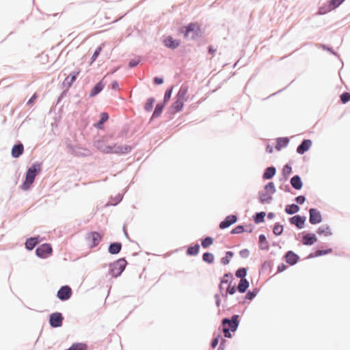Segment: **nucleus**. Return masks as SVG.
Segmentation results:
<instances>
[{
	"label": "nucleus",
	"mask_w": 350,
	"mask_h": 350,
	"mask_svg": "<svg viewBox=\"0 0 350 350\" xmlns=\"http://www.w3.org/2000/svg\"><path fill=\"white\" fill-rule=\"evenodd\" d=\"M114 150H116V144H114L113 146L106 145V146L104 147L103 153H104V154H115Z\"/></svg>",
	"instance_id": "864d4df0"
},
{
	"label": "nucleus",
	"mask_w": 350,
	"mask_h": 350,
	"mask_svg": "<svg viewBox=\"0 0 350 350\" xmlns=\"http://www.w3.org/2000/svg\"><path fill=\"white\" fill-rule=\"evenodd\" d=\"M109 118V115L107 112H101L99 115V120L96 122L93 126L97 129L102 130L104 129V124L106 122Z\"/></svg>",
	"instance_id": "aec40b11"
},
{
	"label": "nucleus",
	"mask_w": 350,
	"mask_h": 350,
	"mask_svg": "<svg viewBox=\"0 0 350 350\" xmlns=\"http://www.w3.org/2000/svg\"><path fill=\"white\" fill-rule=\"evenodd\" d=\"M258 291L259 290L258 288H254L252 291H247L245 295L237 296L238 302H242V304H245L247 300H253L257 295Z\"/></svg>",
	"instance_id": "ddd939ff"
},
{
	"label": "nucleus",
	"mask_w": 350,
	"mask_h": 350,
	"mask_svg": "<svg viewBox=\"0 0 350 350\" xmlns=\"http://www.w3.org/2000/svg\"><path fill=\"white\" fill-rule=\"evenodd\" d=\"M24 152V146L23 143L18 141L14 144L11 149V156L14 159L19 158Z\"/></svg>",
	"instance_id": "4468645a"
},
{
	"label": "nucleus",
	"mask_w": 350,
	"mask_h": 350,
	"mask_svg": "<svg viewBox=\"0 0 350 350\" xmlns=\"http://www.w3.org/2000/svg\"><path fill=\"white\" fill-rule=\"evenodd\" d=\"M172 91H173L172 86L167 88L165 92L163 99V100H161V102H163V103L167 105L171 98V96L172 94Z\"/></svg>",
	"instance_id": "a18cd8bd"
},
{
	"label": "nucleus",
	"mask_w": 350,
	"mask_h": 350,
	"mask_svg": "<svg viewBox=\"0 0 350 350\" xmlns=\"http://www.w3.org/2000/svg\"><path fill=\"white\" fill-rule=\"evenodd\" d=\"M128 265L125 258H120L109 264V274L112 278H118L121 275Z\"/></svg>",
	"instance_id": "7ed1b4c3"
},
{
	"label": "nucleus",
	"mask_w": 350,
	"mask_h": 350,
	"mask_svg": "<svg viewBox=\"0 0 350 350\" xmlns=\"http://www.w3.org/2000/svg\"><path fill=\"white\" fill-rule=\"evenodd\" d=\"M245 231H246L245 226L241 224H238L235 227H234L231 230L230 234H241V233L245 232Z\"/></svg>",
	"instance_id": "79ce46f5"
},
{
	"label": "nucleus",
	"mask_w": 350,
	"mask_h": 350,
	"mask_svg": "<svg viewBox=\"0 0 350 350\" xmlns=\"http://www.w3.org/2000/svg\"><path fill=\"white\" fill-rule=\"evenodd\" d=\"M104 44H102L97 46V48L95 49L94 53L92 54V57H90V62L91 64L96 61V59L98 57L100 53L102 52L103 49Z\"/></svg>",
	"instance_id": "c03bdc74"
},
{
	"label": "nucleus",
	"mask_w": 350,
	"mask_h": 350,
	"mask_svg": "<svg viewBox=\"0 0 350 350\" xmlns=\"http://www.w3.org/2000/svg\"><path fill=\"white\" fill-rule=\"evenodd\" d=\"M135 146L129 145L118 146L116 145V150H114L115 154L120 155H124L130 153Z\"/></svg>",
	"instance_id": "393cba45"
},
{
	"label": "nucleus",
	"mask_w": 350,
	"mask_h": 350,
	"mask_svg": "<svg viewBox=\"0 0 350 350\" xmlns=\"http://www.w3.org/2000/svg\"><path fill=\"white\" fill-rule=\"evenodd\" d=\"M105 85L106 82L105 81V77H103L92 87L89 94V98L96 96L103 90Z\"/></svg>",
	"instance_id": "f8f14e48"
},
{
	"label": "nucleus",
	"mask_w": 350,
	"mask_h": 350,
	"mask_svg": "<svg viewBox=\"0 0 350 350\" xmlns=\"http://www.w3.org/2000/svg\"><path fill=\"white\" fill-rule=\"evenodd\" d=\"M164 83V79L162 77H154L153 83L156 85H160Z\"/></svg>",
	"instance_id": "e2e57ef3"
},
{
	"label": "nucleus",
	"mask_w": 350,
	"mask_h": 350,
	"mask_svg": "<svg viewBox=\"0 0 350 350\" xmlns=\"http://www.w3.org/2000/svg\"><path fill=\"white\" fill-rule=\"evenodd\" d=\"M239 255L243 258H247L250 256V251L247 249H243L239 252Z\"/></svg>",
	"instance_id": "338daca9"
},
{
	"label": "nucleus",
	"mask_w": 350,
	"mask_h": 350,
	"mask_svg": "<svg viewBox=\"0 0 350 350\" xmlns=\"http://www.w3.org/2000/svg\"><path fill=\"white\" fill-rule=\"evenodd\" d=\"M295 201L299 204H303L306 201V197L303 195L298 196L295 198Z\"/></svg>",
	"instance_id": "774afa93"
},
{
	"label": "nucleus",
	"mask_w": 350,
	"mask_h": 350,
	"mask_svg": "<svg viewBox=\"0 0 350 350\" xmlns=\"http://www.w3.org/2000/svg\"><path fill=\"white\" fill-rule=\"evenodd\" d=\"M299 206L296 204H291L286 206L285 212L288 215H293L297 213L299 211Z\"/></svg>",
	"instance_id": "e433bc0d"
},
{
	"label": "nucleus",
	"mask_w": 350,
	"mask_h": 350,
	"mask_svg": "<svg viewBox=\"0 0 350 350\" xmlns=\"http://www.w3.org/2000/svg\"><path fill=\"white\" fill-rule=\"evenodd\" d=\"M319 234H324L325 236H330L332 234L331 229L329 226H321L317 230Z\"/></svg>",
	"instance_id": "37998d69"
},
{
	"label": "nucleus",
	"mask_w": 350,
	"mask_h": 350,
	"mask_svg": "<svg viewBox=\"0 0 350 350\" xmlns=\"http://www.w3.org/2000/svg\"><path fill=\"white\" fill-rule=\"evenodd\" d=\"M238 219V216L237 215H228L219 224V228L221 230L226 229L237 223Z\"/></svg>",
	"instance_id": "1a4fd4ad"
},
{
	"label": "nucleus",
	"mask_w": 350,
	"mask_h": 350,
	"mask_svg": "<svg viewBox=\"0 0 350 350\" xmlns=\"http://www.w3.org/2000/svg\"><path fill=\"white\" fill-rule=\"evenodd\" d=\"M317 241L316 235L313 233H307L302 237V243L304 245H312Z\"/></svg>",
	"instance_id": "a878e982"
},
{
	"label": "nucleus",
	"mask_w": 350,
	"mask_h": 350,
	"mask_svg": "<svg viewBox=\"0 0 350 350\" xmlns=\"http://www.w3.org/2000/svg\"><path fill=\"white\" fill-rule=\"evenodd\" d=\"M284 258L286 263L293 266L297 262L299 256L293 251H288L284 255Z\"/></svg>",
	"instance_id": "4be33fe9"
},
{
	"label": "nucleus",
	"mask_w": 350,
	"mask_h": 350,
	"mask_svg": "<svg viewBox=\"0 0 350 350\" xmlns=\"http://www.w3.org/2000/svg\"><path fill=\"white\" fill-rule=\"evenodd\" d=\"M332 252V249L331 248H329V249H327V250H317L314 254L313 253H310L308 256V258H314V257H318V256H323V255H325V254H328L329 253H331Z\"/></svg>",
	"instance_id": "58836bf2"
},
{
	"label": "nucleus",
	"mask_w": 350,
	"mask_h": 350,
	"mask_svg": "<svg viewBox=\"0 0 350 350\" xmlns=\"http://www.w3.org/2000/svg\"><path fill=\"white\" fill-rule=\"evenodd\" d=\"M184 107V103L178 100H176L168 108L167 113L170 116H174L176 113L181 111Z\"/></svg>",
	"instance_id": "f3484780"
},
{
	"label": "nucleus",
	"mask_w": 350,
	"mask_h": 350,
	"mask_svg": "<svg viewBox=\"0 0 350 350\" xmlns=\"http://www.w3.org/2000/svg\"><path fill=\"white\" fill-rule=\"evenodd\" d=\"M292 172V167L290 165L286 164L282 169V175L284 177V179L286 180L288 176Z\"/></svg>",
	"instance_id": "09e8293b"
},
{
	"label": "nucleus",
	"mask_w": 350,
	"mask_h": 350,
	"mask_svg": "<svg viewBox=\"0 0 350 350\" xmlns=\"http://www.w3.org/2000/svg\"><path fill=\"white\" fill-rule=\"evenodd\" d=\"M103 238V234L97 231L87 233L86 240L90 249L96 247Z\"/></svg>",
	"instance_id": "423d86ee"
},
{
	"label": "nucleus",
	"mask_w": 350,
	"mask_h": 350,
	"mask_svg": "<svg viewBox=\"0 0 350 350\" xmlns=\"http://www.w3.org/2000/svg\"><path fill=\"white\" fill-rule=\"evenodd\" d=\"M202 260L207 264H213L215 260V256L213 253L209 252H206L203 253L202 256Z\"/></svg>",
	"instance_id": "ea45409f"
},
{
	"label": "nucleus",
	"mask_w": 350,
	"mask_h": 350,
	"mask_svg": "<svg viewBox=\"0 0 350 350\" xmlns=\"http://www.w3.org/2000/svg\"><path fill=\"white\" fill-rule=\"evenodd\" d=\"M36 255L39 258L46 259L53 254V247L51 243H44L37 246Z\"/></svg>",
	"instance_id": "39448f33"
},
{
	"label": "nucleus",
	"mask_w": 350,
	"mask_h": 350,
	"mask_svg": "<svg viewBox=\"0 0 350 350\" xmlns=\"http://www.w3.org/2000/svg\"><path fill=\"white\" fill-rule=\"evenodd\" d=\"M237 286L239 288V293L241 294H243L247 292L248 288L250 287V282L247 278L242 279L239 280Z\"/></svg>",
	"instance_id": "c85d7f7f"
},
{
	"label": "nucleus",
	"mask_w": 350,
	"mask_h": 350,
	"mask_svg": "<svg viewBox=\"0 0 350 350\" xmlns=\"http://www.w3.org/2000/svg\"><path fill=\"white\" fill-rule=\"evenodd\" d=\"M230 295L227 293L225 289V292L221 294V297L224 299V304H222L223 308H227V310H230L231 308H233L237 306V301L234 303L233 298L230 297Z\"/></svg>",
	"instance_id": "2eb2a0df"
},
{
	"label": "nucleus",
	"mask_w": 350,
	"mask_h": 350,
	"mask_svg": "<svg viewBox=\"0 0 350 350\" xmlns=\"http://www.w3.org/2000/svg\"><path fill=\"white\" fill-rule=\"evenodd\" d=\"M200 250V245L198 243L190 245L187 247L186 254L189 256H196L199 254Z\"/></svg>",
	"instance_id": "cd10ccee"
},
{
	"label": "nucleus",
	"mask_w": 350,
	"mask_h": 350,
	"mask_svg": "<svg viewBox=\"0 0 350 350\" xmlns=\"http://www.w3.org/2000/svg\"><path fill=\"white\" fill-rule=\"evenodd\" d=\"M252 219L254 223L256 224L262 223V211L256 212L252 216Z\"/></svg>",
	"instance_id": "8fccbe9b"
},
{
	"label": "nucleus",
	"mask_w": 350,
	"mask_h": 350,
	"mask_svg": "<svg viewBox=\"0 0 350 350\" xmlns=\"http://www.w3.org/2000/svg\"><path fill=\"white\" fill-rule=\"evenodd\" d=\"M73 83L70 81L69 77L65 78L63 81L62 85L66 87V89H68L72 85Z\"/></svg>",
	"instance_id": "680f3d73"
},
{
	"label": "nucleus",
	"mask_w": 350,
	"mask_h": 350,
	"mask_svg": "<svg viewBox=\"0 0 350 350\" xmlns=\"http://www.w3.org/2000/svg\"><path fill=\"white\" fill-rule=\"evenodd\" d=\"M201 241V245L203 249H207L211 245H213L214 242V239L212 237L210 236H205L203 238L200 239Z\"/></svg>",
	"instance_id": "f704fd0d"
},
{
	"label": "nucleus",
	"mask_w": 350,
	"mask_h": 350,
	"mask_svg": "<svg viewBox=\"0 0 350 350\" xmlns=\"http://www.w3.org/2000/svg\"><path fill=\"white\" fill-rule=\"evenodd\" d=\"M290 183L295 190H300L303 187V182L299 175L293 176L290 180Z\"/></svg>",
	"instance_id": "bb28decb"
},
{
	"label": "nucleus",
	"mask_w": 350,
	"mask_h": 350,
	"mask_svg": "<svg viewBox=\"0 0 350 350\" xmlns=\"http://www.w3.org/2000/svg\"><path fill=\"white\" fill-rule=\"evenodd\" d=\"M72 295V290L68 285L62 286L57 292L56 297L62 301H66Z\"/></svg>",
	"instance_id": "6e6552de"
},
{
	"label": "nucleus",
	"mask_w": 350,
	"mask_h": 350,
	"mask_svg": "<svg viewBox=\"0 0 350 350\" xmlns=\"http://www.w3.org/2000/svg\"><path fill=\"white\" fill-rule=\"evenodd\" d=\"M234 274L235 276L239 278L240 280L246 279V276L247 274V268L244 267H239L236 270Z\"/></svg>",
	"instance_id": "4c0bfd02"
},
{
	"label": "nucleus",
	"mask_w": 350,
	"mask_h": 350,
	"mask_svg": "<svg viewBox=\"0 0 350 350\" xmlns=\"http://www.w3.org/2000/svg\"><path fill=\"white\" fill-rule=\"evenodd\" d=\"M156 100L154 97H149L147 98L146 103L144 105V109L146 112H150L152 111L154 107V104Z\"/></svg>",
	"instance_id": "c9c22d12"
},
{
	"label": "nucleus",
	"mask_w": 350,
	"mask_h": 350,
	"mask_svg": "<svg viewBox=\"0 0 350 350\" xmlns=\"http://www.w3.org/2000/svg\"><path fill=\"white\" fill-rule=\"evenodd\" d=\"M41 240V237L39 235L27 238L25 243V249L27 251L33 250Z\"/></svg>",
	"instance_id": "dca6fc26"
},
{
	"label": "nucleus",
	"mask_w": 350,
	"mask_h": 350,
	"mask_svg": "<svg viewBox=\"0 0 350 350\" xmlns=\"http://www.w3.org/2000/svg\"><path fill=\"white\" fill-rule=\"evenodd\" d=\"M178 33L183 34L185 38H188L189 35L191 33V40H196L202 37L204 31L197 22H190L186 25L179 27Z\"/></svg>",
	"instance_id": "f03ea898"
},
{
	"label": "nucleus",
	"mask_w": 350,
	"mask_h": 350,
	"mask_svg": "<svg viewBox=\"0 0 350 350\" xmlns=\"http://www.w3.org/2000/svg\"><path fill=\"white\" fill-rule=\"evenodd\" d=\"M42 170V163L36 161L29 167L25 173V178L20 186L23 191H29L32 187V185L37 175Z\"/></svg>",
	"instance_id": "f257e3e1"
},
{
	"label": "nucleus",
	"mask_w": 350,
	"mask_h": 350,
	"mask_svg": "<svg viewBox=\"0 0 350 350\" xmlns=\"http://www.w3.org/2000/svg\"><path fill=\"white\" fill-rule=\"evenodd\" d=\"M187 92L188 86L183 84L175 96L176 99L184 103V101L187 100L186 96Z\"/></svg>",
	"instance_id": "b1692460"
},
{
	"label": "nucleus",
	"mask_w": 350,
	"mask_h": 350,
	"mask_svg": "<svg viewBox=\"0 0 350 350\" xmlns=\"http://www.w3.org/2000/svg\"><path fill=\"white\" fill-rule=\"evenodd\" d=\"M234 256V252L232 251H227L225 256L220 259V262L224 265H227L230 263V259Z\"/></svg>",
	"instance_id": "a19ab883"
},
{
	"label": "nucleus",
	"mask_w": 350,
	"mask_h": 350,
	"mask_svg": "<svg viewBox=\"0 0 350 350\" xmlns=\"http://www.w3.org/2000/svg\"><path fill=\"white\" fill-rule=\"evenodd\" d=\"M80 72H81V70L80 69H77L76 70L72 71L70 73V75L68 76V77H69L70 81L71 82L74 83L77 80V79L78 76L79 75Z\"/></svg>",
	"instance_id": "603ef678"
},
{
	"label": "nucleus",
	"mask_w": 350,
	"mask_h": 350,
	"mask_svg": "<svg viewBox=\"0 0 350 350\" xmlns=\"http://www.w3.org/2000/svg\"><path fill=\"white\" fill-rule=\"evenodd\" d=\"M322 221V216L319 211L314 208L309 209V222L312 224H318Z\"/></svg>",
	"instance_id": "9b49d317"
},
{
	"label": "nucleus",
	"mask_w": 350,
	"mask_h": 350,
	"mask_svg": "<svg viewBox=\"0 0 350 350\" xmlns=\"http://www.w3.org/2000/svg\"><path fill=\"white\" fill-rule=\"evenodd\" d=\"M109 88L114 91H117L119 90V83L118 81L114 80L112 81L109 84Z\"/></svg>",
	"instance_id": "0e129e2a"
},
{
	"label": "nucleus",
	"mask_w": 350,
	"mask_h": 350,
	"mask_svg": "<svg viewBox=\"0 0 350 350\" xmlns=\"http://www.w3.org/2000/svg\"><path fill=\"white\" fill-rule=\"evenodd\" d=\"M220 338H221L220 334H217V336L213 338V339L211 341V346L213 349H215L218 345Z\"/></svg>",
	"instance_id": "052dcab7"
},
{
	"label": "nucleus",
	"mask_w": 350,
	"mask_h": 350,
	"mask_svg": "<svg viewBox=\"0 0 350 350\" xmlns=\"http://www.w3.org/2000/svg\"><path fill=\"white\" fill-rule=\"evenodd\" d=\"M345 0H330L329 3V10L336 9L340 6Z\"/></svg>",
	"instance_id": "de8ad7c7"
},
{
	"label": "nucleus",
	"mask_w": 350,
	"mask_h": 350,
	"mask_svg": "<svg viewBox=\"0 0 350 350\" xmlns=\"http://www.w3.org/2000/svg\"><path fill=\"white\" fill-rule=\"evenodd\" d=\"M264 189L267 190V191L274 193L276 191L275 185L273 182H269L267 185H266L264 187Z\"/></svg>",
	"instance_id": "6e6d98bb"
},
{
	"label": "nucleus",
	"mask_w": 350,
	"mask_h": 350,
	"mask_svg": "<svg viewBox=\"0 0 350 350\" xmlns=\"http://www.w3.org/2000/svg\"><path fill=\"white\" fill-rule=\"evenodd\" d=\"M340 101L342 102V103L345 104V103H348L350 100V93L347 92H343L340 96Z\"/></svg>",
	"instance_id": "13d9d810"
},
{
	"label": "nucleus",
	"mask_w": 350,
	"mask_h": 350,
	"mask_svg": "<svg viewBox=\"0 0 350 350\" xmlns=\"http://www.w3.org/2000/svg\"><path fill=\"white\" fill-rule=\"evenodd\" d=\"M227 293L230 295H234L237 292H239L237 284L231 283L226 288Z\"/></svg>",
	"instance_id": "49530a36"
},
{
	"label": "nucleus",
	"mask_w": 350,
	"mask_h": 350,
	"mask_svg": "<svg viewBox=\"0 0 350 350\" xmlns=\"http://www.w3.org/2000/svg\"><path fill=\"white\" fill-rule=\"evenodd\" d=\"M141 62V58L137 59L135 58L131 59L129 62L128 66L129 68H133L138 66Z\"/></svg>",
	"instance_id": "5fc2aeb1"
},
{
	"label": "nucleus",
	"mask_w": 350,
	"mask_h": 350,
	"mask_svg": "<svg viewBox=\"0 0 350 350\" xmlns=\"http://www.w3.org/2000/svg\"><path fill=\"white\" fill-rule=\"evenodd\" d=\"M306 220V217L305 216L296 215L289 219V222L291 224L295 226L298 229H301L304 226Z\"/></svg>",
	"instance_id": "a211bd4d"
},
{
	"label": "nucleus",
	"mask_w": 350,
	"mask_h": 350,
	"mask_svg": "<svg viewBox=\"0 0 350 350\" xmlns=\"http://www.w3.org/2000/svg\"><path fill=\"white\" fill-rule=\"evenodd\" d=\"M312 142L311 139H304L297 148V152L299 154H304L312 146Z\"/></svg>",
	"instance_id": "412c9836"
},
{
	"label": "nucleus",
	"mask_w": 350,
	"mask_h": 350,
	"mask_svg": "<svg viewBox=\"0 0 350 350\" xmlns=\"http://www.w3.org/2000/svg\"><path fill=\"white\" fill-rule=\"evenodd\" d=\"M233 280V274L231 272H227L225 273L224 275L219 278V282H221V284L228 286L232 283Z\"/></svg>",
	"instance_id": "7c9ffc66"
},
{
	"label": "nucleus",
	"mask_w": 350,
	"mask_h": 350,
	"mask_svg": "<svg viewBox=\"0 0 350 350\" xmlns=\"http://www.w3.org/2000/svg\"><path fill=\"white\" fill-rule=\"evenodd\" d=\"M288 143L289 139L287 137H278L277 139L275 148L277 150L280 151L282 148L287 146Z\"/></svg>",
	"instance_id": "2f4dec72"
},
{
	"label": "nucleus",
	"mask_w": 350,
	"mask_h": 350,
	"mask_svg": "<svg viewBox=\"0 0 350 350\" xmlns=\"http://www.w3.org/2000/svg\"><path fill=\"white\" fill-rule=\"evenodd\" d=\"M276 173V168L274 166H269L264 171V179H271Z\"/></svg>",
	"instance_id": "72a5a7b5"
},
{
	"label": "nucleus",
	"mask_w": 350,
	"mask_h": 350,
	"mask_svg": "<svg viewBox=\"0 0 350 350\" xmlns=\"http://www.w3.org/2000/svg\"><path fill=\"white\" fill-rule=\"evenodd\" d=\"M283 232V226L280 225V224H275L273 228V233L275 236H280Z\"/></svg>",
	"instance_id": "3c124183"
},
{
	"label": "nucleus",
	"mask_w": 350,
	"mask_h": 350,
	"mask_svg": "<svg viewBox=\"0 0 350 350\" xmlns=\"http://www.w3.org/2000/svg\"><path fill=\"white\" fill-rule=\"evenodd\" d=\"M240 323V316L239 314H233L230 318L225 317L221 319V325L227 329L235 332Z\"/></svg>",
	"instance_id": "20e7f679"
},
{
	"label": "nucleus",
	"mask_w": 350,
	"mask_h": 350,
	"mask_svg": "<svg viewBox=\"0 0 350 350\" xmlns=\"http://www.w3.org/2000/svg\"><path fill=\"white\" fill-rule=\"evenodd\" d=\"M222 332L224 333V336L226 338H232V334L230 329H227V327H225L222 328Z\"/></svg>",
	"instance_id": "69168bd1"
},
{
	"label": "nucleus",
	"mask_w": 350,
	"mask_h": 350,
	"mask_svg": "<svg viewBox=\"0 0 350 350\" xmlns=\"http://www.w3.org/2000/svg\"><path fill=\"white\" fill-rule=\"evenodd\" d=\"M122 247V244L121 242H119V241L111 242L109 243V245L108 246V252L112 255L118 254L120 252Z\"/></svg>",
	"instance_id": "5701e85b"
},
{
	"label": "nucleus",
	"mask_w": 350,
	"mask_h": 350,
	"mask_svg": "<svg viewBox=\"0 0 350 350\" xmlns=\"http://www.w3.org/2000/svg\"><path fill=\"white\" fill-rule=\"evenodd\" d=\"M95 146L99 151L103 152L104 147H105L106 145L103 139H98L95 142Z\"/></svg>",
	"instance_id": "4d7b16f0"
},
{
	"label": "nucleus",
	"mask_w": 350,
	"mask_h": 350,
	"mask_svg": "<svg viewBox=\"0 0 350 350\" xmlns=\"http://www.w3.org/2000/svg\"><path fill=\"white\" fill-rule=\"evenodd\" d=\"M64 317L60 312H54L49 315V323L52 328H58L62 326Z\"/></svg>",
	"instance_id": "0eeeda50"
},
{
	"label": "nucleus",
	"mask_w": 350,
	"mask_h": 350,
	"mask_svg": "<svg viewBox=\"0 0 350 350\" xmlns=\"http://www.w3.org/2000/svg\"><path fill=\"white\" fill-rule=\"evenodd\" d=\"M163 45L172 50L176 49L181 44L180 40L174 39L172 36H167L163 40Z\"/></svg>",
	"instance_id": "9d476101"
},
{
	"label": "nucleus",
	"mask_w": 350,
	"mask_h": 350,
	"mask_svg": "<svg viewBox=\"0 0 350 350\" xmlns=\"http://www.w3.org/2000/svg\"><path fill=\"white\" fill-rule=\"evenodd\" d=\"M68 89L64 90L59 96L57 97L56 105L59 104L68 94Z\"/></svg>",
	"instance_id": "bf43d9fd"
},
{
	"label": "nucleus",
	"mask_w": 350,
	"mask_h": 350,
	"mask_svg": "<svg viewBox=\"0 0 350 350\" xmlns=\"http://www.w3.org/2000/svg\"><path fill=\"white\" fill-rule=\"evenodd\" d=\"M124 194L118 193L114 198L111 197L109 201L106 204L105 206H116L122 200Z\"/></svg>",
	"instance_id": "c756f323"
},
{
	"label": "nucleus",
	"mask_w": 350,
	"mask_h": 350,
	"mask_svg": "<svg viewBox=\"0 0 350 350\" xmlns=\"http://www.w3.org/2000/svg\"><path fill=\"white\" fill-rule=\"evenodd\" d=\"M165 106H166V104L163 103L161 101H159L156 104L155 108H154V109L152 113V116L150 118L149 123H150L154 119H157L161 116Z\"/></svg>",
	"instance_id": "6ab92c4d"
},
{
	"label": "nucleus",
	"mask_w": 350,
	"mask_h": 350,
	"mask_svg": "<svg viewBox=\"0 0 350 350\" xmlns=\"http://www.w3.org/2000/svg\"><path fill=\"white\" fill-rule=\"evenodd\" d=\"M88 345L85 342H74L66 350H88Z\"/></svg>",
	"instance_id": "473e14b6"
}]
</instances>
